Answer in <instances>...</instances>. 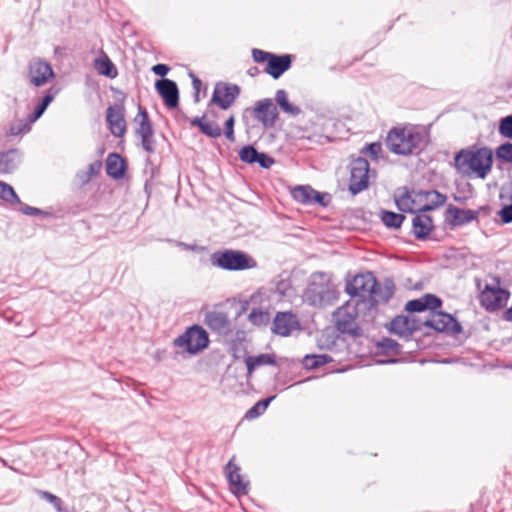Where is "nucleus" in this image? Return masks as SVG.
<instances>
[{"mask_svg":"<svg viewBox=\"0 0 512 512\" xmlns=\"http://www.w3.org/2000/svg\"><path fill=\"white\" fill-rule=\"evenodd\" d=\"M240 94L239 86L228 83H217L214 87L210 104H216L223 110L230 108Z\"/></svg>","mask_w":512,"mask_h":512,"instance_id":"14","label":"nucleus"},{"mask_svg":"<svg viewBox=\"0 0 512 512\" xmlns=\"http://www.w3.org/2000/svg\"><path fill=\"white\" fill-rule=\"evenodd\" d=\"M399 344L391 338H383L377 343V349L382 354H398L400 352Z\"/></svg>","mask_w":512,"mask_h":512,"instance_id":"41","label":"nucleus"},{"mask_svg":"<svg viewBox=\"0 0 512 512\" xmlns=\"http://www.w3.org/2000/svg\"><path fill=\"white\" fill-rule=\"evenodd\" d=\"M503 318L506 321L512 322V306L504 312Z\"/></svg>","mask_w":512,"mask_h":512,"instance_id":"59","label":"nucleus"},{"mask_svg":"<svg viewBox=\"0 0 512 512\" xmlns=\"http://www.w3.org/2000/svg\"><path fill=\"white\" fill-rule=\"evenodd\" d=\"M509 292L500 287L499 280L494 279L491 284H486L480 290L479 300L487 311L494 312L502 308L509 298Z\"/></svg>","mask_w":512,"mask_h":512,"instance_id":"7","label":"nucleus"},{"mask_svg":"<svg viewBox=\"0 0 512 512\" xmlns=\"http://www.w3.org/2000/svg\"><path fill=\"white\" fill-rule=\"evenodd\" d=\"M499 133L503 137L512 139V115L506 116L500 120Z\"/></svg>","mask_w":512,"mask_h":512,"instance_id":"44","label":"nucleus"},{"mask_svg":"<svg viewBox=\"0 0 512 512\" xmlns=\"http://www.w3.org/2000/svg\"><path fill=\"white\" fill-rule=\"evenodd\" d=\"M394 294V285L392 281H387L384 285L377 282V286L371 293L370 298L374 299L376 305L379 303H387Z\"/></svg>","mask_w":512,"mask_h":512,"instance_id":"32","label":"nucleus"},{"mask_svg":"<svg viewBox=\"0 0 512 512\" xmlns=\"http://www.w3.org/2000/svg\"><path fill=\"white\" fill-rule=\"evenodd\" d=\"M180 246H183L185 247L186 249H190V250H195L196 249V246L195 245H189V244H185V243H179Z\"/></svg>","mask_w":512,"mask_h":512,"instance_id":"60","label":"nucleus"},{"mask_svg":"<svg viewBox=\"0 0 512 512\" xmlns=\"http://www.w3.org/2000/svg\"><path fill=\"white\" fill-rule=\"evenodd\" d=\"M423 324L438 332H447L453 335L462 332V326L456 318L441 311L431 310L430 316L423 321Z\"/></svg>","mask_w":512,"mask_h":512,"instance_id":"9","label":"nucleus"},{"mask_svg":"<svg viewBox=\"0 0 512 512\" xmlns=\"http://www.w3.org/2000/svg\"><path fill=\"white\" fill-rule=\"evenodd\" d=\"M304 301L310 306L324 308L333 305L339 298V291L331 281L329 274L314 272L303 294Z\"/></svg>","mask_w":512,"mask_h":512,"instance_id":"1","label":"nucleus"},{"mask_svg":"<svg viewBox=\"0 0 512 512\" xmlns=\"http://www.w3.org/2000/svg\"><path fill=\"white\" fill-rule=\"evenodd\" d=\"M21 160L17 149H10L0 153V174L12 173L19 165Z\"/></svg>","mask_w":512,"mask_h":512,"instance_id":"27","label":"nucleus"},{"mask_svg":"<svg viewBox=\"0 0 512 512\" xmlns=\"http://www.w3.org/2000/svg\"><path fill=\"white\" fill-rule=\"evenodd\" d=\"M248 376H251L254 370L265 365H276L275 357L271 354H260L257 356H247L245 358Z\"/></svg>","mask_w":512,"mask_h":512,"instance_id":"30","label":"nucleus"},{"mask_svg":"<svg viewBox=\"0 0 512 512\" xmlns=\"http://www.w3.org/2000/svg\"><path fill=\"white\" fill-rule=\"evenodd\" d=\"M234 123H235V117H234V115H231L225 121V124H224V134H225L226 138L230 142H234L235 141Z\"/></svg>","mask_w":512,"mask_h":512,"instance_id":"48","label":"nucleus"},{"mask_svg":"<svg viewBox=\"0 0 512 512\" xmlns=\"http://www.w3.org/2000/svg\"><path fill=\"white\" fill-rule=\"evenodd\" d=\"M102 168V162L96 160L88 165L87 170L79 171L77 178L81 184H87L93 177L97 176Z\"/></svg>","mask_w":512,"mask_h":512,"instance_id":"34","label":"nucleus"},{"mask_svg":"<svg viewBox=\"0 0 512 512\" xmlns=\"http://www.w3.org/2000/svg\"><path fill=\"white\" fill-rule=\"evenodd\" d=\"M390 329L397 335L409 336L414 330H416V327L408 317L397 316L391 321Z\"/></svg>","mask_w":512,"mask_h":512,"instance_id":"31","label":"nucleus"},{"mask_svg":"<svg viewBox=\"0 0 512 512\" xmlns=\"http://www.w3.org/2000/svg\"><path fill=\"white\" fill-rule=\"evenodd\" d=\"M0 199L10 205H14V203H20V198L16 194L13 187L3 181H0Z\"/></svg>","mask_w":512,"mask_h":512,"instance_id":"39","label":"nucleus"},{"mask_svg":"<svg viewBox=\"0 0 512 512\" xmlns=\"http://www.w3.org/2000/svg\"><path fill=\"white\" fill-rule=\"evenodd\" d=\"M386 362H387V363H395V362H397V360L392 359V360H388V361H386Z\"/></svg>","mask_w":512,"mask_h":512,"instance_id":"61","label":"nucleus"},{"mask_svg":"<svg viewBox=\"0 0 512 512\" xmlns=\"http://www.w3.org/2000/svg\"><path fill=\"white\" fill-rule=\"evenodd\" d=\"M32 123L33 122H30V116H28L27 119H18L11 123L7 135L18 136L25 134L30 131Z\"/></svg>","mask_w":512,"mask_h":512,"instance_id":"36","label":"nucleus"},{"mask_svg":"<svg viewBox=\"0 0 512 512\" xmlns=\"http://www.w3.org/2000/svg\"><path fill=\"white\" fill-rule=\"evenodd\" d=\"M170 68L166 64H156L152 67L154 74L164 77L169 72Z\"/></svg>","mask_w":512,"mask_h":512,"instance_id":"55","label":"nucleus"},{"mask_svg":"<svg viewBox=\"0 0 512 512\" xmlns=\"http://www.w3.org/2000/svg\"><path fill=\"white\" fill-rule=\"evenodd\" d=\"M57 91H53V89H49L46 94L43 96V98L40 100V103L44 105L45 107H48V105L54 100L55 95Z\"/></svg>","mask_w":512,"mask_h":512,"instance_id":"56","label":"nucleus"},{"mask_svg":"<svg viewBox=\"0 0 512 512\" xmlns=\"http://www.w3.org/2000/svg\"><path fill=\"white\" fill-rule=\"evenodd\" d=\"M27 78L31 85L41 87L54 78V71L49 62L34 58L28 64Z\"/></svg>","mask_w":512,"mask_h":512,"instance_id":"12","label":"nucleus"},{"mask_svg":"<svg viewBox=\"0 0 512 512\" xmlns=\"http://www.w3.org/2000/svg\"><path fill=\"white\" fill-rule=\"evenodd\" d=\"M424 135L414 126L393 128L388 132L386 144L390 152L410 155L421 149Z\"/></svg>","mask_w":512,"mask_h":512,"instance_id":"2","label":"nucleus"},{"mask_svg":"<svg viewBox=\"0 0 512 512\" xmlns=\"http://www.w3.org/2000/svg\"><path fill=\"white\" fill-rule=\"evenodd\" d=\"M191 125L198 127L204 135L210 138H218L222 135L221 127L216 122L208 121L205 115L195 117L191 121Z\"/></svg>","mask_w":512,"mask_h":512,"instance_id":"29","label":"nucleus"},{"mask_svg":"<svg viewBox=\"0 0 512 512\" xmlns=\"http://www.w3.org/2000/svg\"><path fill=\"white\" fill-rule=\"evenodd\" d=\"M19 206V210L28 216H39V215H46L47 213L42 211L41 209H38L36 207H32L29 205H26L20 201V203H15Z\"/></svg>","mask_w":512,"mask_h":512,"instance_id":"49","label":"nucleus"},{"mask_svg":"<svg viewBox=\"0 0 512 512\" xmlns=\"http://www.w3.org/2000/svg\"><path fill=\"white\" fill-rule=\"evenodd\" d=\"M254 117L265 127H273L277 118V108L269 98L260 100L253 109Z\"/></svg>","mask_w":512,"mask_h":512,"instance_id":"16","label":"nucleus"},{"mask_svg":"<svg viewBox=\"0 0 512 512\" xmlns=\"http://www.w3.org/2000/svg\"><path fill=\"white\" fill-rule=\"evenodd\" d=\"M377 286V280L371 272L358 274L349 280L345 292L351 297H370Z\"/></svg>","mask_w":512,"mask_h":512,"instance_id":"10","label":"nucleus"},{"mask_svg":"<svg viewBox=\"0 0 512 512\" xmlns=\"http://www.w3.org/2000/svg\"><path fill=\"white\" fill-rule=\"evenodd\" d=\"M352 307L358 315V320L363 323L372 322L377 314V305L374 299L370 297L359 298L352 302Z\"/></svg>","mask_w":512,"mask_h":512,"instance_id":"21","label":"nucleus"},{"mask_svg":"<svg viewBox=\"0 0 512 512\" xmlns=\"http://www.w3.org/2000/svg\"><path fill=\"white\" fill-rule=\"evenodd\" d=\"M337 329L341 333L349 334L353 337H359L363 331L357 324L358 315L352 307V302L348 301L339 307L334 313Z\"/></svg>","mask_w":512,"mask_h":512,"instance_id":"8","label":"nucleus"},{"mask_svg":"<svg viewBox=\"0 0 512 512\" xmlns=\"http://www.w3.org/2000/svg\"><path fill=\"white\" fill-rule=\"evenodd\" d=\"M331 357L325 354L322 355H306L303 358V365L307 369H315L323 366L331 361Z\"/></svg>","mask_w":512,"mask_h":512,"instance_id":"38","label":"nucleus"},{"mask_svg":"<svg viewBox=\"0 0 512 512\" xmlns=\"http://www.w3.org/2000/svg\"><path fill=\"white\" fill-rule=\"evenodd\" d=\"M106 121L110 132L115 137H122L126 132L124 107L121 104L109 106L106 111Z\"/></svg>","mask_w":512,"mask_h":512,"instance_id":"15","label":"nucleus"},{"mask_svg":"<svg viewBox=\"0 0 512 512\" xmlns=\"http://www.w3.org/2000/svg\"><path fill=\"white\" fill-rule=\"evenodd\" d=\"M298 326L296 315L290 312H278L273 321L272 331L281 336H288Z\"/></svg>","mask_w":512,"mask_h":512,"instance_id":"19","label":"nucleus"},{"mask_svg":"<svg viewBox=\"0 0 512 512\" xmlns=\"http://www.w3.org/2000/svg\"><path fill=\"white\" fill-rule=\"evenodd\" d=\"M265 411L260 407V405L258 403H256L255 405H253L245 414V418L246 419H249V420H252V419H255L257 417H259L260 415H262Z\"/></svg>","mask_w":512,"mask_h":512,"instance_id":"52","label":"nucleus"},{"mask_svg":"<svg viewBox=\"0 0 512 512\" xmlns=\"http://www.w3.org/2000/svg\"><path fill=\"white\" fill-rule=\"evenodd\" d=\"M173 343L187 353L195 355L208 346L209 338L201 326L194 325L175 338Z\"/></svg>","mask_w":512,"mask_h":512,"instance_id":"5","label":"nucleus"},{"mask_svg":"<svg viewBox=\"0 0 512 512\" xmlns=\"http://www.w3.org/2000/svg\"><path fill=\"white\" fill-rule=\"evenodd\" d=\"M442 305V300L434 294H425L421 298L407 302L405 309L409 312H423L436 310Z\"/></svg>","mask_w":512,"mask_h":512,"instance_id":"23","label":"nucleus"},{"mask_svg":"<svg viewBox=\"0 0 512 512\" xmlns=\"http://www.w3.org/2000/svg\"><path fill=\"white\" fill-rule=\"evenodd\" d=\"M292 64V56L289 54L276 55L272 54L267 66L265 68V72L272 76L274 79H278L281 77Z\"/></svg>","mask_w":512,"mask_h":512,"instance_id":"22","label":"nucleus"},{"mask_svg":"<svg viewBox=\"0 0 512 512\" xmlns=\"http://www.w3.org/2000/svg\"><path fill=\"white\" fill-rule=\"evenodd\" d=\"M155 88L168 108H176L178 106L179 90L177 84L173 80L166 78L157 80Z\"/></svg>","mask_w":512,"mask_h":512,"instance_id":"18","label":"nucleus"},{"mask_svg":"<svg viewBox=\"0 0 512 512\" xmlns=\"http://www.w3.org/2000/svg\"><path fill=\"white\" fill-rule=\"evenodd\" d=\"M231 459L226 465V474L234 493L247 494L248 493V482H244L240 474V468Z\"/></svg>","mask_w":512,"mask_h":512,"instance_id":"24","label":"nucleus"},{"mask_svg":"<svg viewBox=\"0 0 512 512\" xmlns=\"http://www.w3.org/2000/svg\"><path fill=\"white\" fill-rule=\"evenodd\" d=\"M257 159L255 163H258L262 168H270L274 163V160L265 153H259Z\"/></svg>","mask_w":512,"mask_h":512,"instance_id":"53","label":"nucleus"},{"mask_svg":"<svg viewBox=\"0 0 512 512\" xmlns=\"http://www.w3.org/2000/svg\"><path fill=\"white\" fill-rule=\"evenodd\" d=\"M362 152L368 154L372 159L377 160L382 154V145L380 142L370 143L363 148Z\"/></svg>","mask_w":512,"mask_h":512,"instance_id":"45","label":"nucleus"},{"mask_svg":"<svg viewBox=\"0 0 512 512\" xmlns=\"http://www.w3.org/2000/svg\"><path fill=\"white\" fill-rule=\"evenodd\" d=\"M448 219L453 226H462L477 219L478 211L470 209H460L450 206L447 210Z\"/></svg>","mask_w":512,"mask_h":512,"instance_id":"25","label":"nucleus"},{"mask_svg":"<svg viewBox=\"0 0 512 512\" xmlns=\"http://www.w3.org/2000/svg\"><path fill=\"white\" fill-rule=\"evenodd\" d=\"M211 264L228 271H243L257 267V262L240 250L227 249L211 255Z\"/></svg>","mask_w":512,"mask_h":512,"instance_id":"4","label":"nucleus"},{"mask_svg":"<svg viewBox=\"0 0 512 512\" xmlns=\"http://www.w3.org/2000/svg\"><path fill=\"white\" fill-rule=\"evenodd\" d=\"M94 66L101 75L114 78L117 74L113 63L106 55L103 59H96Z\"/></svg>","mask_w":512,"mask_h":512,"instance_id":"35","label":"nucleus"},{"mask_svg":"<svg viewBox=\"0 0 512 512\" xmlns=\"http://www.w3.org/2000/svg\"><path fill=\"white\" fill-rule=\"evenodd\" d=\"M496 156L505 162L512 163V143H504L496 150Z\"/></svg>","mask_w":512,"mask_h":512,"instance_id":"43","label":"nucleus"},{"mask_svg":"<svg viewBox=\"0 0 512 512\" xmlns=\"http://www.w3.org/2000/svg\"><path fill=\"white\" fill-rule=\"evenodd\" d=\"M405 216L391 211H382L381 220L389 228H399L403 223Z\"/></svg>","mask_w":512,"mask_h":512,"instance_id":"37","label":"nucleus"},{"mask_svg":"<svg viewBox=\"0 0 512 512\" xmlns=\"http://www.w3.org/2000/svg\"><path fill=\"white\" fill-rule=\"evenodd\" d=\"M204 323L213 332L226 336L231 332V322L223 311H208L204 317Z\"/></svg>","mask_w":512,"mask_h":512,"instance_id":"17","label":"nucleus"},{"mask_svg":"<svg viewBox=\"0 0 512 512\" xmlns=\"http://www.w3.org/2000/svg\"><path fill=\"white\" fill-rule=\"evenodd\" d=\"M106 173L113 179H120L125 173L123 158L117 153H110L106 159Z\"/></svg>","mask_w":512,"mask_h":512,"instance_id":"28","label":"nucleus"},{"mask_svg":"<svg viewBox=\"0 0 512 512\" xmlns=\"http://www.w3.org/2000/svg\"><path fill=\"white\" fill-rule=\"evenodd\" d=\"M134 122L137 124L135 133L141 139L142 148L147 153H153L155 151L154 130L148 113L144 108L139 107V112L134 118Z\"/></svg>","mask_w":512,"mask_h":512,"instance_id":"11","label":"nucleus"},{"mask_svg":"<svg viewBox=\"0 0 512 512\" xmlns=\"http://www.w3.org/2000/svg\"><path fill=\"white\" fill-rule=\"evenodd\" d=\"M499 215L501 217V220L503 223H511L512 222V204L504 206L500 212Z\"/></svg>","mask_w":512,"mask_h":512,"instance_id":"51","label":"nucleus"},{"mask_svg":"<svg viewBox=\"0 0 512 512\" xmlns=\"http://www.w3.org/2000/svg\"><path fill=\"white\" fill-rule=\"evenodd\" d=\"M39 495L46 501H48L49 503H51L55 509L57 510V512H63V509H62V500L57 497L56 495L48 492V491H39Z\"/></svg>","mask_w":512,"mask_h":512,"instance_id":"46","label":"nucleus"},{"mask_svg":"<svg viewBox=\"0 0 512 512\" xmlns=\"http://www.w3.org/2000/svg\"><path fill=\"white\" fill-rule=\"evenodd\" d=\"M47 109V107H45L44 105H42V103H38L34 109V112L32 114H30V122H35L36 120H38L42 115L43 113L45 112V110Z\"/></svg>","mask_w":512,"mask_h":512,"instance_id":"54","label":"nucleus"},{"mask_svg":"<svg viewBox=\"0 0 512 512\" xmlns=\"http://www.w3.org/2000/svg\"><path fill=\"white\" fill-rule=\"evenodd\" d=\"M293 199L303 205H319L327 207L330 203V195L328 193H320L313 189L310 185H298L291 191Z\"/></svg>","mask_w":512,"mask_h":512,"instance_id":"13","label":"nucleus"},{"mask_svg":"<svg viewBox=\"0 0 512 512\" xmlns=\"http://www.w3.org/2000/svg\"><path fill=\"white\" fill-rule=\"evenodd\" d=\"M190 76L192 78V84H193V88L195 90V101L198 102L199 101V89H200V86H201V81L193 73H190Z\"/></svg>","mask_w":512,"mask_h":512,"instance_id":"57","label":"nucleus"},{"mask_svg":"<svg viewBox=\"0 0 512 512\" xmlns=\"http://www.w3.org/2000/svg\"><path fill=\"white\" fill-rule=\"evenodd\" d=\"M275 100L283 112L292 116H297L301 113V109L298 106L293 105L289 102L288 95L285 90H277Z\"/></svg>","mask_w":512,"mask_h":512,"instance_id":"33","label":"nucleus"},{"mask_svg":"<svg viewBox=\"0 0 512 512\" xmlns=\"http://www.w3.org/2000/svg\"><path fill=\"white\" fill-rule=\"evenodd\" d=\"M413 234L419 240H425L433 229L432 218L426 214H418L412 220Z\"/></svg>","mask_w":512,"mask_h":512,"instance_id":"26","label":"nucleus"},{"mask_svg":"<svg viewBox=\"0 0 512 512\" xmlns=\"http://www.w3.org/2000/svg\"><path fill=\"white\" fill-rule=\"evenodd\" d=\"M248 320L255 326L266 325L270 321V314L259 308H254L248 315Z\"/></svg>","mask_w":512,"mask_h":512,"instance_id":"40","label":"nucleus"},{"mask_svg":"<svg viewBox=\"0 0 512 512\" xmlns=\"http://www.w3.org/2000/svg\"><path fill=\"white\" fill-rule=\"evenodd\" d=\"M273 53H270V52H266V51H263V50H260V49H257V48H254L252 50V57H253V60L257 63H263V62H267L269 61L271 55Z\"/></svg>","mask_w":512,"mask_h":512,"instance_id":"50","label":"nucleus"},{"mask_svg":"<svg viewBox=\"0 0 512 512\" xmlns=\"http://www.w3.org/2000/svg\"><path fill=\"white\" fill-rule=\"evenodd\" d=\"M275 398V396H270L268 398H265L263 400L258 401L257 403L260 405V407L266 411L267 407L271 403V401Z\"/></svg>","mask_w":512,"mask_h":512,"instance_id":"58","label":"nucleus"},{"mask_svg":"<svg viewBox=\"0 0 512 512\" xmlns=\"http://www.w3.org/2000/svg\"><path fill=\"white\" fill-rule=\"evenodd\" d=\"M259 153L253 146L247 145L239 151V158L242 162L253 164L258 160Z\"/></svg>","mask_w":512,"mask_h":512,"instance_id":"42","label":"nucleus"},{"mask_svg":"<svg viewBox=\"0 0 512 512\" xmlns=\"http://www.w3.org/2000/svg\"><path fill=\"white\" fill-rule=\"evenodd\" d=\"M417 199H411V196L410 195H406V196H403L402 198H400L399 200H397V205L399 207L400 210H403V211H410V212H414V211H418L417 210V207H413L412 204L416 202Z\"/></svg>","mask_w":512,"mask_h":512,"instance_id":"47","label":"nucleus"},{"mask_svg":"<svg viewBox=\"0 0 512 512\" xmlns=\"http://www.w3.org/2000/svg\"><path fill=\"white\" fill-rule=\"evenodd\" d=\"M415 198L421 203L417 206V210L421 212L434 210L446 201V196L436 190L416 192Z\"/></svg>","mask_w":512,"mask_h":512,"instance_id":"20","label":"nucleus"},{"mask_svg":"<svg viewBox=\"0 0 512 512\" xmlns=\"http://www.w3.org/2000/svg\"><path fill=\"white\" fill-rule=\"evenodd\" d=\"M455 165L462 173H473L483 179L492 167V151L485 147L476 150H462L455 157Z\"/></svg>","mask_w":512,"mask_h":512,"instance_id":"3","label":"nucleus"},{"mask_svg":"<svg viewBox=\"0 0 512 512\" xmlns=\"http://www.w3.org/2000/svg\"><path fill=\"white\" fill-rule=\"evenodd\" d=\"M374 173L370 170L368 161L365 158L358 157L350 163V179L349 191L356 195L369 186L371 174Z\"/></svg>","mask_w":512,"mask_h":512,"instance_id":"6","label":"nucleus"}]
</instances>
